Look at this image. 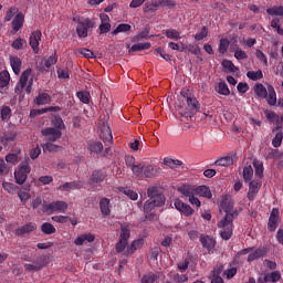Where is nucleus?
Wrapping results in <instances>:
<instances>
[{
	"label": "nucleus",
	"instance_id": "7c9ffc66",
	"mask_svg": "<svg viewBox=\"0 0 283 283\" xmlns=\"http://www.w3.org/2000/svg\"><path fill=\"white\" fill-rule=\"evenodd\" d=\"M221 65L224 69L223 72H227L229 74H233L239 70L231 60H223Z\"/></svg>",
	"mask_w": 283,
	"mask_h": 283
},
{
	"label": "nucleus",
	"instance_id": "13d9d810",
	"mask_svg": "<svg viewBox=\"0 0 283 283\" xmlns=\"http://www.w3.org/2000/svg\"><path fill=\"white\" fill-rule=\"evenodd\" d=\"M43 151H59V149H61V146L56 145V144H52V142H48L45 143L43 146Z\"/></svg>",
	"mask_w": 283,
	"mask_h": 283
},
{
	"label": "nucleus",
	"instance_id": "9d476101",
	"mask_svg": "<svg viewBox=\"0 0 283 283\" xmlns=\"http://www.w3.org/2000/svg\"><path fill=\"white\" fill-rule=\"evenodd\" d=\"M260 189H262V181L260 180H252L249 184V191L247 195L248 200H250V202H253V200H255V196H258V193H260Z\"/></svg>",
	"mask_w": 283,
	"mask_h": 283
},
{
	"label": "nucleus",
	"instance_id": "774afa93",
	"mask_svg": "<svg viewBox=\"0 0 283 283\" xmlns=\"http://www.w3.org/2000/svg\"><path fill=\"white\" fill-rule=\"evenodd\" d=\"M282 140H283V133L282 132L276 133L274 139L272 140L273 147H276V148L281 147Z\"/></svg>",
	"mask_w": 283,
	"mask_h": 283
},
{
	"label": "nucleus",
	"instance_id": "2f4dec72",
	"mask_svg": "<svg viewBox=\"0 0 283 283\" xmlns=\"http://www.w3.org/2000/svg\"><path fill=\"white\" fill-rule=\"evenodd\" d=\"M164 165L169 167V169H178V167H182V161L179 159H171L169 157L164 158Z\"/></svg>",
	"mask_w": 283,
	"mask_h": 283
},
{
	"label": "nucleus",
	"instance_id": "864d4df0",
	"mask_svg": "<svg viewBox=\"0 0 283 283\" xmlns=\"http://www.w3.org/2000/svg\"><path fill=\"white\" fill-rule=\"evenodd\" d=\"M218 94H221L222 96H229V94H231V91L229 90L227 82L219 83Z\"/></svg>",
	"mask_w": 283,
	"mask_h": 283
},
{
	"label": "nucleus",
	"instance_id": "473e14b6",
	"mask_svg": "<svg viewBox=\"0 0 283 283\" xmlns=\"http://www.w3.org/2000/svg\"><path fill=\"white\" fill-rule=\"evenodd\" d=\"M106 176L107 175H105L103 170H94L91 176V182L98 185V182H103V180H105Z\"/></svg>",
	"mask_w": 283,
	"mask_h": 283
},
{
	"label": "nucleus",
	"instance_id": "f704fd0d",
	"mask_svg": "<svg viewBox=\"0 0 283 283\" xmlns=\"http://www.w3.org/2000/svg\"><path fill=\"white\" fill-rule=\"evenodd\" d=\"M222 268H214V271L211 272V282L210 283H224L222 276Z\"/></svg>",
	"mask_w": 283,
	"mask_h": 283
},
{
	"label": "nucleus",
	"instance_id": "4be33fe9",
	"mask_svg": "<svg viewBox=\"0 0 283 283\" xmlns=\"http://www.w3.org/2000/svg\"><path fill=\"white\" fill-rule=\"evenodd\" d=\"M35 105H50L52 103V96L48 93H40L35 99Z\"/></svg>",
	"mask_w": 283,
	"mask_h": 283
},
{
	"label": "nucleus",
	"instance_id": "0eeeda50",
	"mask_svg": "<svg viewBox=\"0 0 283 283\" xmlns=\"http://www.w3.org/2000/svg\"><path fill=\"white\" fill-rule=\"evenodd\" d=\"M42 136L50 143H56L61 136H63V132L57 128L46 127L41 132Z\"/></svg>",
	"mask_w": 283,
	"mask_h": 283
},
{
	"label": "nucleus",
	"instance_id": "c9c22d12",
	"mask_svg": "<svg viewBox=\"0 0 283 283\" xmlns=\"http://www.w3.org/2000/svg\"><path fill=\"white\" fill-rule=\"evenodd\" d=\"M266 14L270 17H283V6H274L266 9Z\"/></svg>",
	"mask_w": 283,
	"mask_h": 283
},
{
	"label": "nucleus",
	"instance_id": "a878e982",
	"mask_svg": "<svg viewBox=\"0 0 283 283\" xmlns=\"http://www.w3.org/2000/svg\"><path fill=\"white\" fill-rule=\"evenodd\" d=\"M254 174L258 178H264V163L260 159H253Z\"/></svg>",
	"mask_w": 283,
	"mask_h": 283
},
{
	"label": "nucleus",
	"instance_id": "680f3d73",
	"mask_svg": "<svg viewBox=\"0 0 283 283\" xmlns=\"http://www.w3.org/2000/svg\"><path fill=\"white\" fill-rule=\"evenodd\" d=\"M158 8H160V4H158V1L157 2H146L144 11L145 12H156V10H158Z\"/></svg>",
	"mask_w": 283,
	"mask_h": 283
},
{
	"label": "nucleus",
	"instance_id": "f3484780",
	"mask_svg": "<svg viewBox=\"0 0 283 283\" xmlns=\"http://www.w3.org/2000/svg\"><path fill=\"white\" fill-rule=\"evenodd\" d=\"M163 172V169L156 165L144 166V176L145 178H156L159 174Z\"/></svg>",
	"mask_w": 283,
	"mask_h": 283
},
{
	"label": "nucleus",
	"instance_id": "72a5a7b5",
	"mask_svg": "<svg viewBox=\"0 0 283 283\" xmlns=\"http://www.w3.org/2000/svg\"><path fill=\"white\" fill-rule=\"evenodd\" d=\"M200 242L205 249H208V251H212L216 247V240L211 239V237H200Z\"/></svg>",
	"mask_w": 283,
	"mask_h": 283
},
{
	"label": "nucleus",
	"instance_id": "393cba45",
	"mask_svg": "<svg viewBox=\"0 0 283 283\" xmlns=\"http://www.w3.org/2000/svg\"><path fill=\"white\" fill-rule=\"evenodd\" d=\"M254 94L258 96V98H266V94L269 92V86H263L262 83H256L254 85Z\"/></svg>",
	"mask_w": 283,
	"mask_h": 283
},
{
	"label": "nucleus",
	"instance_id": "f8f14e48",
	"mask_svg": "<svg viewBox=\"0 0 283 283\" xmlns=\"http://www.w3.org/2000/svg\"><path fill=\"white\" fill-rule=\"evenodd\" d=\"M44 266H45V258L41 256L33 264L25 263L24 271H28L29 273H34L36 271H42Z\"/></svg>",
	"mask_w": 283,
	"mask_h": 283
},
{
	"label": "nucleus",
	"instance_id": "c756f323",
	"mask_svg": "<svg viewBox=\"0 0 283 283\" xmlns=\"http://www.w3.org/2000/svg\"><path fill=\"white\" fill-rule=\"evenodd\" d=\"M214 165L217 167H231V165H233V157L232 156L221 157L214 161Z\"/></svg>",
	"mask_w": 283,
	"mask_h": 283
},
{
	"label": "nucleus",
	"instance_id": "69168bd1",
	"mask_svg": "<svg viewBox=\"0 0 283 283\" xmlns=\"http://www.w3.org/2000/svg\"><path fill=\"white\" fill-rule=\"evenodd\" d=\"M57 78L60 81H67L70 78V71L67 69H57Z\"/></svg>",
	"mask_w": 283,
	"mask_h": 283
},
{
	"label": "nucleus",
	"instance_id": "aec40b11",
	"mask_svg": "<svg viewBox=\"0 0 283 283\" xmlns=\"http://www.w3.org/2000/svg\"><path fill=\"white\" fill-rule=\"evenodd\" d=\"M264 255H266V248H258L249 253L248 262H255V260H260V258H264Z\"/></svg>",
	"mask_w": 283,
	"mask_h": 283
},
{
	"label": "nucleus",
	"instance_id": "c85d7f7f",
	"mask_svg": "<svg viewBox=\"0 0 283 283\" xmlns=\"http://www.w3.org/2000/svg\"><path fill=\"white\" fill-rule=\"evenodd\" d=\"M99 209H101L102 214L109 216L112 213V209L109 206V199L102 198L99 201Z\"/></svg>",
	"mask_w": 283,
	"mask_h": 283
},
{
	"label": "nucleus",
	"instance_id": "052dcab7",
	"mask_svg": "<svg viewBox=\"0 0 283 283\" xmlns=\"http://www.w3.org/2000/svg\"><path fill=\"white\" fill-rule=\"evenodd\" d=\"M0 114L2 120H8L12 116V109L10 108V106H3Z\"/></svg>",
	"mask_w": 283,
	"mask_h": 283
},
{
	"label": "nucleus",
	"instance_id": "8fccbe9b",
	"mask_svg": "<svg viewBox=\"0 0 283 283\" xmlns=\"http://www.w3.org/2000/svg\"><path fill=\"white\" fill-rule=\"evenodd\" d=\"M159 8H168V10H171L178 6L176 0H158Z\"/></svg>",
	"mask_w": 283,
	"mask_h": 283
},
{
	"label": "nucleus",
	"instance_id": "603ef678",
	"mask_svg": "<svg viewBox=\"0 0 283 283\" xmlns=\"http://www.w3.org/2000/svg\"><path fill=\"white\" fill-rule=\"evenodd\" d=\"M19 9L17 7H11L8 9V11L6 12V17H4V21L9 22L12 21V19H14V15L18 14Z\"/></svg>",
	"mask_w": 283,
	"mask_h": 283
},
{
	"label": "nucleus",
	"instance_id": "39448f33",
	"mask_svg": "<svg viewBox=\"0 0 283 283\" xmlns=\"http://www.w3.org/2000/svg\"><path fill=\"white\" fill-rule=\"evenodd\" d=\"M182 101L187 103V109L195 114L196 112H200V102L193 95L187 91L180 92Z\"/></svg>",
	"mask_w": 283,
	"mask_h": 283
},
{
	"label": "nucleus",
	"instance_id": "f03ea898",
	"mask_svg": "<svg viewBox=\"0 0 283 283\" xmlns=\"http://www.w3.org/2000/svg\"><path fill=\"white\" fill-rule=\"evenodd\" d=\"M32 171L30 167V157H27L19 166L18 170L14 171V179L17 185H24L28 180V174Z\"/></svg>",
	"mask_w": 283,
	"mask_h": 283
},
{
	"label": "nucleus",
	"instance_id": "cd10ccee",
	"mask_svg": "<svg viewBox=\"0 0 283 283\" xmlns=\"http://www.w3.org/2000/svg\"><path fill=\"white\" fill-rule=\"evenodd\" d=\"M87 149H90L92 154H101L103 151V143L90 140L87 142Z\"/></svg>",
	"mask_w": 283,
	"mask_h": 283
},
{
	"label": "nucleus",
	"instance_id": "ea45409f",
	"mask_svg": "<svg viewBox=\"0 0 283 283\" xmlns=\"http://www.w3.org/2000/svg\"><path fill=\"white\" fill-rule=\"evenodd\" d=\"M264 277L268 282L276 283L280 282V280H282V274L280 273V271H274L265 274Z\"/></svg>",
	"mask_w": 283,
	"mask_h": 283
},
{
	"label": "nucleus",
	"instance_id": "4c0bfd02",
	"mask_svg": "<svg viewBox=\"0 0 283 283\" xmlns=\"http://www.w3.org/2000/svg\"><path fill=\"white\" fill-rule=\"evenodd\" d=\"M77 98L81 101V103H84V105H90V99L92 98V95L87 91H78L76 93Z\"/></svg>",
	"mask_w": 283,
	"mask_h": 283
},
{
	"label": "nucleus",
	"instance_id": "58836bf2",
	"mask_svg": "<svg viewBox=\"0 0 283 283\" xmlns=\"http://www.w3.org/2000/svg\"><path fill=\"white\" fill-rule=\"evenodd\" d=\"M165 35L167 39H172V41H180V39H182V36H180V31L176 29H167Z\"/></svg>",
	"mask_w": 283,
	"mask_h": 283
},
{
	"label": "nucleus",
	"instance_id": "20e7f679",
	"mask_svg": "<svg viewBox=\"0 0 283 283\" xmlns=\"http://www.w3.org/2000/svg\"><path fill=\"white\" fill-rule=\"evenodd\" d=\"M177 190L179 191V193L185 196V198H188L190 205L200 207V205H201L200 199H198V197H196L197 196L196 195V186L182 185L179 188H177Z\"/></svg>",
	"mask_w": 283,
	"mask_h": 283
},
{
	"label": "nucleus",
	"instance_id": "b1692460",
	"mask_svg": "<svg viewBox=\"0 0 283 283\" xmlns=\"http://www.w3.org/2000/svg\"><path fill=\"white\" fill-rule=\"evenodd\" d=\"M168 277H170V280H172L174 283H187V282H189V275H187V274L170 272L168 274Z\"/></svg>",
	"mask_w": 283,
	"mask_h": 283
},
{
	"label": "nucleus",
	"instance_id": "a19ab883",
	"mask_svg": "<svg viewBox=\"0 0 283 283\" xmlns=\"http://www.w3.org/2000/svg\"><path fill=\"white\" fill-rule=\"evenodd\" d=\"M11 48L13 50H23V48H28V41H25V39L18 38L11 43Z\"/></svg>",
	"mask_w": 283,
	"mask_h": 283
},
{
	"label": "nucleus",
	"instance_id": "ddd939ff",
	"mask_svg": "<svg viewBox=\"0 0 283 283\" xmlns=\"http://www.w3.org/2000/svg\"><path fill=\"white\" fill-rule=\"evenodd\" d=\"M174 206L177 211H180V213H184V216H186L187 218H189V216H193V210L191 209V206L182 202V200L176 199Z\"/></svg>",
	"mask_w": 283,
	"mask_h": 283
},
{
	"label": "nucleus",
	"instance_id": "c03bdc74",
	"mask_svg": "<svg viewBox=\"0 0 283 283\" xmlns=\"http://www.w3.org/2000/svg\"><path fill=\"white\" fill-rule=\"evenodd\" d=\"M2 187H3L4 191H8L11 196H14V193H17V191H19V186H17L12 182L4 181L2 184Z\"/></svg>",
	"mask_w": 283,
	"mask_h": 283
},
{
	"label": "nucleus",
	"instance_id": "e2e57ef3",
	"mask_svg": "<svg viewBox=\"0 0 283 283\" xmlns=\"http://www.w3.org/2000/svg\"><path fill=\"white\" fill-rule=\"evenodd\" d=\"M158 280V274L148 273L142 277V283H155Z\"/></svg>",
	"mask_w": 283,
	"mask_h": 283
},
{
	"label": "nucleus",
	"instance_id": "a211bd4d",
	"mask_svg": "<svg viewBox=\"0 0 283 283\" xmlns=\"http://www.w3.org/2000/svg\"><path fill=\"white\" fill-rule=\"evenodd\" d=\"M60 191H71L74 189H83V181H70V182H65L63 185H60L57 188Z\"/></svg>",
	"mask_w": 283,
	"mask_h": 283
},
{
	"label": "nucleus",
	"instance_id": "e433bc0d",
	"mask_svg": "<svg viewBox=\"0 0 283 283\" xmlns=\"http://www.w3.org/2000/svg\"><path fill=\"white\" fill-rule=\"evenodd\" d=\"M41 231L45 235H52V234L56 233V228H54V226L50 222H44L41 226Z\"/></svg>",
	"mask_w": 283,
	"mask_h": 283
},
{
	"label": "nucleus",
	"instance_id": "5701e85b",
	"mask_svg": "<svg viewBox=\"0 0 283 283\" xmlns=\"http://www.w3.org/2000/svg\"><path fill=\"white\" fill-rule=\"evenodd\" d=\"M10 65L13 70V74L19 76V74H21V59L19 56H10Z\"/></svg>",
	"mask_w": 283,
	"mask_h": 283
},
{
	"label": "nucleus",
	"instance_id": "412c9836",
	"mask_svg": "<svg viewBox=\"0 0 283 283\" xmlns=\"http://www.w3.org/2000/svg\"><path fill=\"white\" fill-rule=\"evenodd\" d=\"M145 244L144 239H137L130 243L126 249V255H132L135 251H138Z\"/></svg>",
	"mask_w": 283,
	"mask_h": 283
},
{
	"label": "nucleus",
	"instance_id": "49530a36",
	"mask_svg": "<svg viewBox=\"0 0 283 283\" xmlns=\"http://www.w3.org/2000/svg\"><path fill=\"white\" fill-rule=\"evenodd\" d=\"M248 78H250V81H260L262 78H264V74L262 73V70L259 71H249L247 73Z\"/></svg>",
	"mask_w": 283,
	"mask_h": 283
},
{
	"label": "nucleus",
	"instance_id": "423d86ee",
	"mask_svg": "<svg viewBox=\"0 0 283 283\" xmlns=\"http://www.w3.org/2000/svg\"><path fill=\"white\" fill-rule=\"evenodd\" d=\"M94 28V21L90 19H85L83 21H80L76 27V33L80 39H86L87 31L92 30Z\"/></svg>",
	"mask_w": 283,
	"mask_h": 283
},
{
	"label": "nucleus",
	"instance_id": "338daca9",
	"mask_svg": "<svg viewBox=\"0 0 283 283\" xmlns=\"http://www.w3.org/2000/svg\"><path fill=\"white\" fill-rule=\"evenodd\" d=\"M185 48V52H190V54H200V46L198 44H188Z\"/></svg>",
	"mask_w": 283,
	"mask_h": 283
},
{
	"label": "nucleus",
	"instance_id": "3c124183",
	"mask_svg": "<svg viewBox=\"0 0 283 283\" xmlns=\"http://www.w3.org/2000/svg\"><path fill=\"white\" fill-rule=\"evenodd\" d=\"M119 191H122V193H124L125 196H127V198H129L130 200H138V192L134 191L129 188H120Z\"/></svg>",
	"mask_w": 283,
	"mask_h": 283
},
{
	"label": "nucleus",
	"instance_id": "9b49d317",
	"mask_svg": "<svg viewBox=\"0 0 283 283\" xmlns=\"http://www.w3.org/2000/svg\"><path fill=\"white\" fill-rule=\"evenodd\" d=\"M277 222H280V209L273 208L270 213V218L268 222V230L271 233L275 232V230L277 229Z\"/></svg>",
	"mask_w": 283,
	"mask_h": 283
},
{
	"label": "nucleus",
	"instance_id": "2eb2a0df",
	"mask_svg": "<svg viewBox=\"0 0 283 283\" xmlns=\"http://www.w3.org/2000/svg\"><path fill=\"white\" fill-rule=\"evenodd\" d=\"M41 36H43V34L39 30L33 31L30 35L29 45L34 54H39V41H41Z\"/></svg>",
	"mask_w": 283,
	"mask_h": 283
},
{
	"label": "nucleus",
	"instance_id": "a18cd8bd",
	"mask_svg": "<svg viewBox=\"0 0 283 283\" xmlns=\"http://www.w3.org/2000/svg\"><path fill=\"white\" fill-rule=\"evenodd\" d=\"M130 237H132V230H129L127 228V226H122L120 227V232H119V240L128 242Z\"/></svg>",
	"mask_w": 283,
	"mask_h": 283
},
{
	"label": "nucleus",
	"instance_id": "4468645a",
	"mask_svg": "<svg viewBox=\"0 0 283 283\" xmlns=\"http://www.w3.org/2000/svg\"><path fill=\"white\" fill-rule=\"evenodd\" d=\"M23 23H25V15L22 12L17 13L11 22L12 34H17L23 28Z\"/></svg>",
	"mask_w": 283,
	"mask_h": 283
},
{
	"label": "nucleus",
	"instance_id": "de8ad7c7",
	"mask_svg": "<svg viewBox=\"0 0 283 283\" xmlns=\"http://www.w3.org/2000/svg\"><path fill=\"white\" fill-rule=\"evenodd\" d=\"M132 30V27L127 23H120L117 25L115 30L112 31L113 36H116V34H120V32H129Z\"/></svg>",
	"mask_w": 283,
	"mask_h": 283
},
{
	"label": "nucleus",
	"instance_id": "bf43d9fd",
	"mask_svg": "<svg viewBox=\"0 0 283 283\" xmlns=\"http://www.w3.org/2000/svg\"><path fill=\"white\" fill-rule=\"evenodd\" d=\"M150 200L157 207H163L165 205V195H163V193L156 195L155 197H151Z\"/></svg>",
	"mask_w": 283,
	"mask_h": 283
},
{
	"label": "nucleus",
	"instance_id": "7ed1b4c3",
	"mask_svg": "<svg viewBox=\"0 0 283 283\" xmlns=\"http://www.w3.org/2000/svg\"><path fill=\"white\" fill-rule=\"evenodd\" d=\"M67 207L69 205L65 201H53L50 203L43 201V213H48L49 216L52 213H65Z\"/></svg>",
	"mask_w": 283,
	"mask_h": 283
},
{
	"label": "nucleus",
	"instance_id": "0e129e2a",
	"mask_svg": "<svg viewBox=\"0 0 283 283\" xmlns=\"http://www.w3.org/2000/svg\"><path fill=\"white\" fill-rule=\"evenodd\" d=\"M230 42L227 39H221L219 44L220 54H227V50H229Z\"/></svg>",
	"mask_w": 283,
	"mask_h": 283
},
{
	"label": "nucleus",
	"instance_id": "dca6fc26",
	"mask_svg": "<svg viewBox=\"0 0 283 283\" xmlns=\"http://www.w3.org/2000/svg\"><path fill=\"white\" fill-rule=\"evenodd\" d=\"M264 98L270 107H275V105H277V93L275 92V87H273V85L268 84V93L266 97Z\"/></svg>",
	"mask_w": 283,
	"mask_h": 283
},
{
	"label": "nucleus",
	"instance_id": "6ab92c4d",
	"mask_svg": "<svg viewBox=\"0 0 283 283\" xmlns=\"http://www.w3.org/2000/svg\"><path fill=\"white\" fill-rule=\"evenodd\" d=\"M195 193L197 196H200L201 198H207L208 200H211L213 198V193H211V189H209V186H198L195 187Z\"/></svg>",
	"mask_w": 283,
	"mask_h": 283
},
{
	"label": "nucleus",
	"instance_id": "6e6d98bb",
	"mask_svg": "<svg viewBox=\"0 0 283 283\" xmlns=\"http://www.w3.org/2000/svg\"><path fill=\"white\" fill-rule=\"evenodd\" d=\"M57 62H59V57L56 56V51H55L52 55L48 57V60H45L44 65L45 67H48V70H50V67L52 65H56Z\"/></svg>",
	"mask_w": 283,
	"mask_h": 283
},
{
	"label": "nucleus",
	"instance_id": "6e6552de",
	"mask_svg": "<svg viewBox=\"0 0 283 283\" xmlns=\"http://www.w3.org/2000/svg\"><path fill=\"white\" fill-rule=\"evenodd\" d=\"M32 75V69H27L22 72L19 82L15 85L14 92L15 94H21L23 90H25L28 85V81H30V76Z\"/></svg>",
	"mask_w": 283,
	"mask_h": 283
},
{
	"label": "nucleus",
	"instance_id": "37998d69",
	"mask_svg": "<svg viewBox=\"0 0 283 283\" xmlns=\"http://www.w3.org/2000/svg\"><path fill=\"white\" fill-rule=\"evenodd\" d=\"M149 48H151V43L149 42L137 43L129 49V52H143V50H149Z\"/></svg>",
	"mask_w": 283,
	"mask_h": 283
},
{
	"label": "nucleus",
	"instance_id": "1a4fd4ad",
	"mask_svg": "<svg viewBox=\"0 0 283 283\" xmlns=\"http://www.w3.org/2000/svg\"><path fill=\"white\" fill-rule=\"evenodd\" d=\"M35 230H36V223L27 222L24 226L15 229L14 233L15 235H18V238H24V235H30V233H34Z\"/></svg>",
	"mask_w": 283,
	"mask_h": 283
},
{
	"label": "nucleus",
	"instance_id": "bb28decb",
	"mask_svg": "<svg viewBox=\"0 0 283 283\" xmlns=\"http://www.w3.org/2000/svg\"><path fill=\"white\" fill-rule=\"evenodd\" d=\"M51 125H53V129H59L60 132L65 129V123L63 122L61 115L53 116L51 119Z\"/></svg>",
	"mask_w": 283,
	"mask_h": 283
},
{
	"label": "nucleus",
	"instance_id": "79ce46f5",
	"mask_svg": "<svg viewBox=\"0 0 283 283\" xmlns=\"http://www.w3.org/2000/svg\"><path fill=\"white\" fill-rule=\"evenodd\" d=\"M10 85V73L8 71H2L0 73V87H8Z\"/></svg>",
	"mask_w": 283,
	"mask_h": 283
},
{
	"label": "nucleus",
	"instance_id": "5fc2aeb1",
	"mask_svg": "<svg viewBox=\"0 0 283 283\" xmlns=\"http://www.w3.org/2000/svg\"><path fill=\"white\" fill-rule=\"evenodd\" d=\"M132 171L135 176H137L138 178L144 176V171H145V165L139 164V165H135L132 168Z\"/></svg>",
	"mask_w": 283,
	"mask_h": 283
},
{
	"label": "nucleus",
	"instance_id": "4d7b16f0",
	"mask_svg": "<svg viewBox=\"0 0 283 283\" xmlns=\"http://www.w3.org/2000/svg\"><path fill=\"white\" fill-rule=\"evenodd\" d=\"M253 178V167L251 166H245L243 168V179L245 182H249Z\"/></svg>",
	"mask_w": 283,
	"mask_h": 283
},
{
	"label": "nucleus",
	"instance_id": "09e8293b",
	"mask_svg": "<svg viewBox=\"0 0 283 283\" xmlns=\"http://www.w3.org/2000/svg\"><path fill=\"white\" fill-rule=\"evenodd\" d=\"M75 54L84 56V59H94V52L90 49L81 48L75 50Z\"/></svg>",
	"mask_w": 283,
	"mask_h": 283
},
{
	"label": "nucleus",
	"instance_id": "f257e3e1",
	"mask_svg": "<svg viewBox=\"0 0 283 283\" xmlns=\"http://www.w3.org/2000/svg\"><path fill=\"white\" fill-rule=\"evenodd\" d=\"M221 207L226 212V216L217 223L218 228L221 229L219 234L222 240H231L233 237V220H235L238 212L237 210H233V206L227 203V201H223Z\"/></svg>",
	"mask_w": 283,
	"mask_h": 283
}]
</instances>
